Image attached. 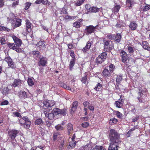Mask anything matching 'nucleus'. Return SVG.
I'll list each match as a JSON object with an SVG mask.
<instances>
[{
  "label": "nucleus",
  "mask_w": 150,
  "mask_h": 150,
  "mask_svg": "<svg viewBox=\"0 0 150 150\" xmlns=\"http://www.w3.org/2000/svg\"><path fill=\"white\" fill-rule=\"evenodd\" d=\"M120 134L114 129H111L109 135L110 141L108 150H118V147L121 142Z\"/></svg>",
  "instance_id": "obj_1"
},
{
  "label": "nucleus",
  "mask_w": 150,
  "mask_h": 150,
  "mask_svg": "<svg viewBox=\"0 0 150 150\" xmlns=\"http://www.w3.org/2000/svg\"><path fill=\"white\" fill-rule=\"evenodd\" d=\"M83 150H105L102 146H98L93 143H90L82 148Z\"/></svg>",
  "instance_id": "obj_2"
},
{
  "label": "nucleus",
  "mask_w": 150,
  "mask_h": 150,
  "mask_svg": "<svg viewBox=\"0 0 150 150\" xmlns=\"http://www.w3.org/2000/svg\"><path fill=\"white\" fill-rule=\"evenodd\" d=\"M19 122L22 125H23L24 127L28 129L31 124V122L28 118L27 117H23L19 120Z\"/></svg>",
  "instance_id": "obj_3"
},
{
  "label": "nucleus",
  "mask_w": 150,
  "mask_h": 150,
  "mask_svg": "<svg viewBox=\"0 0 150 150\" xmlns=\"http://www.w3.org/2000/svg\"><path fill=\"white\" fill-rule=\"evenodd\" d=\"M139 90V91L137 99L140 102H143L142 99L145 96V94L146 93L145 92L146 91V89L140 88Z\"/></svg>",
  "instance_id": "obj_4"
},
{
  "label": "nucleus",
  "mask_w": 150,
  "mask_h": 150,
  "mask_svg": "<svg viewBox=\"0 0 150 150\" xmlns=\"http://www.w3.org/2000/svg\"><path fill=\"white\" fill-rule=\"evenodd\" d=\"M4 60L7 62L9 67L12 68L15 67V64L13 61L12 59L9 57H6L4 59Z\"/></svg>",
  "instance_id": "obj_5"
},
{
  "label": "nucleus",
  "mask_w": 150,
  "mask_h": 150,
  "mask_svg": "<svg viewBox=\"0 0 150 150\" xmlns=\"http://www.w3.org/2000/svg\"><path fill=\"white\" fill-rule=\"evenodd\" d=\"M18 133L17 130L15 129L9 131L8 134L9 137L12 140H14L16 137Z\"/></svg>",
  "instance_id": "obj_6"
},
{
  "label": "nucleus",
  "mask_w": 150,
  "mask_h": 150,
  "mask_svg": "<svg viewBox=\"0 0 150 150\" xmlns=\"http://www.w3.org/2000/svg\"><path fill=\"white\" fill-rule=\"evenodd\" d=\"M120 55L122 58V60L123 62L125 63L127 60L128 59V56L126 52L121 50L120 53Z\"/></svg>",
  "instance_id": "obj_7"
},
{
  "label": "nucleus",
  "mask_w": 150,
  "mask_h": 150,
  "mask_svg": "<svg viewBox=\"0 0 150 150\" xmlns=\"http://www.w3.org/2000/svg\"><path fill=\"white\" fill-rule=\"evenodd\" d=\"M46 111H44V113L46 117L50 120H52L54 117V114L53 112H50L48 110H46Z\"/></svg>",
  "instance_id": "obj_8"
},
{
  "label": "nucleus",
  "mask_w": 150,
  "mask_h": 150,
  "mask_svg": "<svg viewBox=\"0 0 150 150\" xmlns=\"http://www.w3.org/2000/svg\"><path fill=\"white\" fill-rule=\"evenodd\" d=\"M15 20L13 19H11V23H14ZM16 21L14 26L15 28L18 27L21 25V24L22 20L21 19L16 18H15Z\"/></svg>",
  "instance_id": "obj_9"
},
{
  "label": "nucleus",
  "mask_w": 150,
  "mask_h": 150,
  "mask_svg": "<svg viewBox=\"0 0 150 150\" xmlns=\"http://www.w3.org/2000/svg\"><path fill=\"white\" fill-rule=\"evenodd\" d=\"M44 107H50L53 106L54 105V103L53 101L45 100L43 102Z\"/></svg>",
  "instance_id": "obj_10"
},
{
  "label": "nucleus",
  "mask_w": 150,
  "mask_h": 150,
  "mask_svg": "<svg viewBox=\"0 0 150 150\" xmlns=\"http://www.w3.org/2000/svg\"><path fill=\"white\" fill-rule=\"evenodd\" d=\"M137 24L136 23V22L134 21H133L131 22L129 25V27L130 29L132 30H134L137 29Z\"/></svg>",
  "instance_id": "obj_11"
},
{
  "label": "nucleus",
  "mask_w": 150,
  "mask_h": 150,
  "mask_svg": "<svg viewBox=\"0 0 150 150\" xmlns=\"http://www.w3.org/2000/svg\"><path fill=\"white\" fill-rule=\"evenodd\" d=\"M144 4H142L141 5L140 9L141 11H146L150 8V5L145 3L144 2Z\"/></svg>",
  "instance_id": "obj_12"
},
{
  "label": "nucleus",
  "mask_w": 150,
  "mask_h": 150,
  "mask_svg": "<svg viewBox=\"0 0 150 150\" xmlns=\"http://www.w3.org/2000/svg\"><path fill=\"white\" fill-rule=\"evenodd\" d=\"M37 46L40 50H43L45 48V45L42 40H40L36 44Z\"/></svg>",
  "instance_id": "obj_13"
},
{
  "label": "nucleus",
  "mask_w": 150,
  "mask_h": 150,
  "mask_svg": "<svg viewBox=\"0 0 150 150\" xmlns=\"http://www.w3.org/2000/svg\"><path fill=\"white\" fill-rule=\"evenodd\" d=\"M13 38L16 45L18 47L20 46L22 44L21 40L15 36H13Z\"/></svg>",
  "instance_id": "obj_14"
},
{
  "label": "nucleus",
  "mask_w": 150,
  "mask_h": 150,
  "mask_svg": "<svg viewBox=\"0 0 150 150\" xmlns=\"http://www.w3.org/2000/svg\"><path fill=\"white\" fill-rule=\"evenodd\" d=\"M97 25L95 27H93L92 25H90L86 27V29L87 30V31L88 34H91L95 30V29L96 28Z\"/></svg>",
  "instance_id": "obj_15"
},
{
  "label": "nucleus",
  "mask_w": 150,
  "mask_h": 150,
  "mask_svg": "<svg viewBox=\"0 0 150 150\" xmlns=\"http://www.w3.org/2000/svg\"><path fill=\"white\" fill-rule=\"evenodd\" d=\"M22 82V81L20 79H16L14 80L13 83L12 84V86L14 87L19 86L21 85Z\"/></svg>",
  "instance_id": "obj_16"
},
{
  "label": "nucleus",
  "mask_w": 150,
  "mask_h": 150,
  "mask_svg": "<svg viewBox=\"0 0 150 150\" xmlns=\"http://www.w3.org/2000/svg\"><path fill=\"white\" fill-rule=\"evenodd\" d=\"M123 103V101L122 99H121L120 98L119 100L115 102V104L117 107L120 108L122 106Z\"/></svg>",
  "instance_id": "obj_17"
},
{
  "label": "nucleus",
  "mask_w": 150,
  "mask_h": 150,
  "mask_svg": "<svg viewBox=\"0 0 150 150\" xmlns=\"http://www.w3.org/2000/svg\"><path fill=\"white\" fill-rule=\"evenodd\" d=\"M104 48L106 51H108L111 48L109 45V42L108 41L104 40Z\"/></svg>",
  "instance_id": "obj_18"
},
{
  "label": "nucleus",
  "mask_w": 150,
  "mask_h": 150,
  "mask_svg": "<svg viewBox=\"0 0 150 150\" xmlns=\"http://www.w3.org/2000/svg\"><path fill=\"white\" fill-rule=\"evenodd\" d=\"M26 29L27 30L29 33L31 31V23L28 20L26 21Z\"/></svg>",
  "instance_id": "obj_19"
},
{
  "label": "nucleus",
  "mask_w": 150,
  "mask_h": 150,
  "mask_svg": "<svg viewBox=\"0 0 150 150\" xmlns=\"http://www.w3.org/2000/svg\"><path fill=\"white\" fill-rule=\"evenodd\" d=\"M39 64L42 66H45L47 63V59L43 57L40 59Z\"/></svg>",
  "instance_id": "obj_20"
},
{
  "label": "nucleus",
  "mask_w": 150,
  "mask_h": 150,
  "mask_svg": "<svg viewBox=\"0 0 150 150\" xmlns=\"http://www.w3.org/2000/svg\"><path fill=\"white\" fill-rule=\"evenodd\" d=\"M67 129L69 134L71 133L73 131V127L71 123H68L67 125Z\"/></svg>",
  "instance_id": "obj_21"
},
{
  "label": "nucleus",
  "mask_w": 150,
  "mask_h": 150,
  "mask_svg": "<svg viewBox=\"0 0 150 150\" xmlns=\"http://www.w3.org/2000/svg\"><path fill=\"white\" fill-rule=\"evenodd\" d=\"M60 136V132L58 131H54L53 134V140H55L57 138H59Z\"/></svg>",
  "instance_id": "obj_22"
},
{
  "label": "nucleus",
  "mask_w": 150,
  "mask_h": 150,
  "mask_svg": "<svg viewBox=\"0 0 150 150\" xmlns=\"http://www.w3.org/2000/svg\"><path fill=\"white\" fill-rule=\"evenodd\" d=\"M91 45V43L88 42L87 43L86 46L82 49L83 51L84 52H86L90 48Z\"/></svg>",
  "instance_id": "obj_23"
},
{
  "label": "nucleus",
  "mask_w": 150,
  "mask_h": 150,
  "mask_svg": "<svg viewBox=\"0 0 150 150\" xmlns=\"http://www.w3.org/2000/svg\"><path fill=\"white\" fill-rule=\"evenodd\" d=\"M82 21L81 19L78 20L76 21L73 24V26L76 28H79L80 27L81 22Z\"/></svg>",
  "instance_id": "obj_24"
},
{
  "label": "nucleus",
  "mask_w": 150,
  "mask_h": 150,
  "mask_svg": "<svg viewBox=\"0 0 150 150\" xmlns=\"http://www.w3.org/2000/svg\"><path fill=\"white\" fill-rule=\"evenodd\" d=\"M9 89L8 87H6L3 88L1 91V92L3 95H6L9 93Z\"/></svg>",
  "instance_id": "obj_25"
},
{
  "label": "nucleus",
  "mask_w": 150,
  "mask_h": 150,
  "mask_svg": "<svg viewBox=\"0 0 150 150\" xmlns=\"http://www.w3.org/2000/svg\"><path fill=\"white\" fill-rule=\"evenodd\" d=\"M76 145V142L74 140H71L69 143V146H68V148L69 149L71 147V148H74L75 146Z\"/></svg>",
  "instance_id": "obj_26"
},
{
  "label": "nucleus",
  "mask_w": 150,
  "mask_h": 150,
  "mask_svg": "<svg viewBox=\"0 0 150 150\" xmlns=\"http://www.w3.org/2000/svg\"><path fill=\"white\" fill-rule=\"evenodd\" d=\"M19 97L21 98H27V95L25 92L23 91L19 93Z\"/></svg>",
  "instance_id": "obj_27"
},
{
  "label": "nucleus",
  "mask_w": 150,
  "mask_h": 150,
  "mask_svg": "<svg viewBox=\"0 0 150 150\" xmlns=\"http://www.w3.org/2000/svg\"><path fill=\"white\" fill-rule=\"evenodd\" d=\"M76 16H66L64 18V20L65 21L67 22L69 21V20L71 19H74L76 18Z\"/></svg>",
  "instance_id": "obj_28"
},
{
  "label": "nucleus",
  "mask_w": 150,
  "mask_h": 150,
  "mask_svg": "<svg viewBox=\"0 0 150 150\" xmlns=\"http://www.w3.org/2000/svg\"><path fill=\"white\" fill-rule=\"evenodd\" d=\"M78 105V103L77 102H74L73 103L72 106L71 108V112H73L77 108Z\"/></svg>",
  "instance_id": "obj_29"
},
{
  "label": "nucleus",
  "mask_w": 150,
  "mask_h": 150,
  "mask_svg": "<svg viewBox=\"0 0 150 150\" xmlns=\"http://www.w3.org/2000/svg\"><path fill=\"white\" fill-rule=\"evenodd\" d=\"M142 46L143 48L148 50H149L150 47L148 46V44L146 41L142 42Z\"/></svg>",
  "instance_id": "obj_30"
},
{
  "label": "nucleus",
  "mask_w": 150,
  "mask_h": 150,
  "mask_svg": "<svg viewBox=\"0 0 150 150\" xmlns=\"http://www.w3.org/2000/svg\"><path fill=\"white\" fill-rule=\"evenodd\" d=\"M134 4V1L133 0H127L126 1V5L128 7H132Z\"/></svg>",
  "instance_id": "obj_31"
},
{
  "label": "nucleus",
  "mask_w": 150,
  "mask_h": 150,
  "mask_svg": "<svg viewBox=\"0 0 150 150\" xmlns=\"http://www.w3.org/2000/svg\"><path fill=\"white\" fill-rule=\"evenodd\" d=\"M103 75L104 76H109L110 75V72L107 69H105L102 72Z\"/></svg>",
  "instance_id": "obj_32"
},
{
  "label": "nucleus",
  "mask_w": 150,
  "mask_h": 150,
  "mask_svg": "<svg viewBox=\"0 0 150 150\" xmlns=\"http://www.w3.org/2000/svg\"><path fill=\"white\" fill-rule=\"evenodd\" d=\"M55 128L57 131L58 132L63 130L64 129V127L60 124H58L56 125Z\"/></svg>",
  "instance_id": "obj_33"
},
{
  "label": "nucleus",
  "mask_w": 150,
  "mask_h": 150,
  "mask_svg": "<svg viewBox=\"0 0 150 150\" xmlns=\"http://www.w3.org/2000/svg\"><path fill=\"white\" fill-rule=\"evenodd\" d=\"M43 122L41 118H38L37 119L35 122V123L36 125H42Z\"/></svg>",
  "instance_id": "obj_34"
},
{
  "label": "nucleus",
  "mask_w": 150,
  "mask_h": 150,
  "mask_svg": "<svg viewBox=\"0 0 150 150\" xmlns=\"http://www.w3.org/2000/svg\"><path fill=\"white\" fill-rule=\"evenodd\" d=\"M122 80V76L120 75H117V76L116 81L117 82L116 84L117 86H118V85L120 82Z\"/></svg>",
  "instance_id": "obj_35"
},
{
  "label": "nucleus",
  "mask_w": 150,
  "mask_h": 150,
  "mask_svg": "<svg viewBox=\"0 0 150 150\" xmlns=\"http://www.w3.org/2000/svg\"><path fill=\"white\" fill-rule=\"evenodd\" d=\"M64 140H62L61 141L59 142L58 144V147L60 149H62L64 148Z\"/></svg>",
  "instance_id": "obj_36"
},
{
  "label": "nucleus",
  "mask_w": 150,
  "mask_h": 150,
  "mask_svg": "<svg viewBox=\"0 0 150 150\" xmlns=\"http://www.w3.org/2000/svg\"><path fill=\"white\" fill-rule=\"evenodd\" d=\"M121 38V36L119 34H117L116 36H115V40L117 42H119Z\"/></svg>",
  "instance_id": "obj_37"
},
{
  "label": "nucleus",
  "mask_w": 150,
  "mask_h": 150,
  "mask_svg": "<svg viewBox=\"0 0 150 150\" xmlns=\"http://www.w3.org/2000/svg\"><path fill=\"white\" fill-rule=\"evenodd\" d=\"M127 49L128 52L130 54L133 53L135 50L133 47L129 46H127Z\"/></svg>",
  "instance_id": "obj_38"
},
{
  "label": "nucleus",
  "mask_w": 150,
  "mask_h": 150,
  "mask_svg": "<svg viewBox=\"0 0 150 150\" xmlns=\"http://www.w3.org/2000/svg\"><path fill=\"white\" fill-rule=\"evenodd\" d=\"M99 57H100L104 61V60L106 58L107 55L106 53L105 52H103L100 54L99 56Z\"/></svg>",
  "instance_id": "obj_39"
},
{
  "label": "nucleus",
  "mask_w": 150,
  "mask_h": 150,
  "mask_svg": "<svg viewBox=\"0 0 150 150\" xmlns=\"http://www.w3.org/2000/svg\"><path fill=\"white\" fill-rule=\"evenodd\" d=\"M90 10L92 12L96 13L99 11V9L96 7H93L91 8Z\"/></svg>",
  "instance_id": "obj_40"
},
{
  "label": "nucleus",
  "mask_w": 150,
  "mask_h": 150,
  "mask_svg": "<svg viewBox=\"0 0 150 150\" xmlns=\"http://www.w3.org/2000/svg\"><path fill=\"white\" fill-rule=\"evenodd\" d=\"M102 87V84L100 83H98L96 86L94 88V89L97 91H98L101 89Z\"/></svg>",
  "instance_id": "obj_41"
},
{
  "label": "nucleus",
  "mask_w": 150,
  "mask_h": 150,
  "mask_svg": "<svg viewBox=\"0 0 150 150\" xmlns=\"http://www.w3.org/2000/svg\"><path fill=\"white\" fill-rule=\"evenodd\" d=\"M75 59H72L70 62L69 64V68L71 70H72L75 64Z\"/></svg>",
  "instance_id": "obj_42"
},
{
  "label": "nucleus",
  "mask_w": 150,
  "mask_h": 150,
  "mask_svg": "<svg viewBox=\"0 0 150 150\" xmlns=\"http://www.w3.org/2000/svg\"><path fill=\"white\" fill-rule=\"evenodd\" d=\"M60 109L58 108H54L53 109V113L55 115H59L60 113Z\"/></svg>",
  "instance_id": "obj_43"
},
{
  "label": "nucleus",
  "mask_w": 150,
  "mask_h": 150,
  "mask_svg": "<svg viewBox=\"0 0 150 150\" xmlns=\"http://www.w3.org/2000/svg\"><path fill=\"white\" fill-rule=\"evenodd\" d=\"M109 70L110 72V73L113 72L115 69V66L113 64H111L109 66Z\"/></svg>",
  "instance_id": "obj_44"
},
{
  "label": "nucleus",
  "mask_w": 150,
  "mask_h": 150,
  "mask_svg": "<svg viewBox=\"0 0 150 150\" xmlns=\"http://www.w3.org/2000/svg\"><path fill=\"white\" fill-rule=\"evenodd\" d=\"M117 122V120L115 118H113L110 119V123L111 125H112V123L116 124Z\"/></svg>",
  "instance_id": "obj_45"
},
{
  "label": "nucleus",
  "mask_w": 150,
  "mask_h": 150,
  "mask_svg": "<svg viewBox=\"0 0 150 150\" xmlns=\"http://www.w3.org/2000/svg\"><path fill=\"white\" fill-rule=\"evenodd\" d=\"M28 83L29 86H32L34 85V83L32 79L29 78L28 80Z\"/></svg>",
  "instance_id": "obj_46"
},
{
  "label": "nucleus",
  "mask_w": 150,
  "mask_h": 150,
  "mask_svg": "<svg viewBox=\"0 0 150 150\" xmlns=\"http://www.w3.org/2000/svg\"><path fill=\"white\" fill-rule=\"evenodd\" d=\"M85 1V0H79L76 3V6H80L84 3Z\"/></svg>",
  "instance_id": "obj_47"
},
{
  "label": "nucleus",
  "mask_w": 150,
  "mask_h": 150,
  "mask_svg": "<svg viewBox=\"0 0 150 150\" xmlns=\"http://www.w3.org/2000/svg\"><path fill=\"white\" fill-rule=\"evenodd\" d=\"M137 128V126H134L133 128L131 129H130L129 131L128 132L127 134V135L128 136H129L130 134L132 133V132L135 129Z\"/></svg>",
  "instance_id": "obj_48"
},
{
  "label": "nucleus",
  "mask_w": 150,
  "mask_h": 150,
  "mask_svg": "<svg viewBox=\"0 0 150 150\" xmlns=\"http://www.w3.org/2000/svg\"><path fill=\"white\" fill-rule=\"evenodd\" d=\"M96 60L97 63L99 64H101L104 61L102 59V58L99 56L97 57Z\"/></svg>",
  "instance_id": "obj_49"
},
{
  "label": "nucleus",
  "mask_w": 150,
  "mask_h": 150,
  "mask_svg": "<svg viewBox=\"0 0 150 150\" xmlns=\"http://www.w3.org/2000/svg\"><path fill=\"white\" fill-rule=\"evenodd\" d=\"M32 54L33 55H36L38 57H40V53L38 51H34L32 52Z\"/></svg>",
  "instance_id": "obj_50"
},
{
  "label": "nucleus",
  "mask_w": 150,
  "mask_h": 150,
  "mask_svg": "<svg viewBox=\"0 0 150 150\" xmlns=\"http://www.w3.org/2000/svg\"><path fill=\"white\" fill-rule=\"evenodd\" d=\"M60 114L63 116L67 114L66 110L64 109L61 110Z\"/></svg>",
  "instance_id": "obj_51"
},
{
  "label": "nucleus",
  "mask_w": 150,
  "mask_h": 150,
  "mask_svg": "<svg viewBox=\"0 0 150 150\" xmlns=\"http://www.w3.org/2000/svg\"><path fill=\"white\" fill-rule=\"evenodd\" d=\"M70 56L72 57V59H75V54L73 51H71L70 52Z\"/></svg>",
  "instance_id": "obj_52"
},
{
  "label": "nucleus",
  "mask_w": 150,
  "mask_h": 150,
  "mask_svg": "<svg viewBox=\"0 0 150 150\" xmlns=\"http://www.w3.org/2000/svg\"><path fill=\"white\" fill-rule=\"evenodd\" d=\"M120 8V5H117L116 6H115L114 8V10L115 11V12H117L119 11Z\"/></svg>",
  "instance_id": "obj_53"
},
{
  "label": "nucleus",
  "mask_w": 150,
  "mask_h": 150,
  "mask_svg": "<svg viewBox=\"0 0 150 150\" xmlns=\"http://www.w3.org/2000/svg\"><path fill=\"white\" fill-rule=\"evenodd\" d=\"M82 126L84 128L88 127L89 125V123L87 122H84L82 124Z\"/></svg>",
  "instance_id": "obj_54"
},
{
  "label": "nucleus",
  "mask_w": 150,
  "mask_h": 150,
  "mask_svg": "<svg viewBox=\"0 0 150 150\" xmlns=\"http://www.w3.org/2000/svg\"><path fill=\"white\" fill-rule=\"evenodd\" d=\"M13 114L16 117H21V116L20 113L18 112H13Z\"/></svg>",
  "instance_id": "obj_55"
},
{
  "label": "nucleus",
  "mask_w": 150,
  "mask_h": 150,
  "mask_svg": "<svg viewBox=\"0 0 150 150\" xmlns=\"http://www.w3.org/2000/svg\"><path fill=\"white\" fill-rule=\"evenodd\" d=\"M8 104V102L7 100H4L2 101L1 103V105H6Z\"/></svg>",
  "instance_id": "obj_56"
},
{
  "label": "nucleus",
  "mask_w": 150,
  "mask_h": 150,
  "mask_svg": "<svg viewBox=\"0 0 150 150\" xmlns=\"http://www.w3.org/2000/svg\"><path fill=\"white\" fill-rule=\"evenodd\" d=\"M0 42L1 44H4L5 43L6 41L4 38L2 37L1 38Z\"/></svg>",
  "instance_id": "obj_57"
},
{
  "label": "nucleus",
  "mask_w": 150,
  "mask_h": 150,
  "mask_svg": "<svg viewBox=\"0 0 150 150\" xmlns=\"http://www.w3.org/2000/svg\"><path fill=\"white\" fill-rule=\"evenodd\" d=\"M31 5V3H27L25 4V6L24 9L25 10H27L29 8L30 6Z\"/></svg>",
  "instance_id": "obj_58"
},
{
  "label": "nucleus",
  "mask_w": 150,
  "mask_h": 150,
  "mask_svg": "<svg viewBox=\"0 0 150 150\" xmlns=\"http://www.w3.org/2000/svg\"><path fill=\"white\" fill-rule=\"evenodd\" d=\"M108 38L111 40H112L115 39V35H108Z\"/></svg>",
  "instance_id": "obj_59"
},
{
  "label": "nucleus",
  "mask_w": 150,
  "mask_h": 150,
  "mask_svg": "<svg viewBox=\"0 0 150 150\" xmlns=\"http://www.w3.org/2000/svg\"><path fill=\"white\" fill-rule=\"evenodd\" d=\"M116 115L119 118H121L122 117V114L118 111L116 112Z\"/></svg>",
  "instance_id": "obj_60"
},
{
  "label": "nucleus",
  "mask_w": 150,
  "mask_h": 150,
  "mask_svg": "<svg viewBox=\"0 0 150 150\" xmlns=\"http://www.w3.org/2000/svg\"><path fill=\"white\" fill-rule=\"evenodd\" d=\"M1 29L2 30H3L4 31H7L8 32H9L10 30V29H9L8 28H7L6 27H4V26L1 27Z\"/></svg>",
  "instance_id": "obj_61"
},
{
  "label": "nucleus",
  "mask_w": 150,
  "mask_h": 150,
  "mask_svg": "<svg viewBox=\"0 0 150 150\" xmlns=\"http://www.w3.org/2000/svg\"><path fill=\"white\" fill-rule=\"evenodd\" d=\"M87 79V77L86 76H84L82 78L81 81L83 83L85 84L86 83Z\"/></svg>",
  "instance_id": "obj_62"
},
{
  "label": "nucleus",
  "mask_w": 150,
  "mask_h": 150,
  "mask_svg": "<svg viewBox=\"0 0 150 150\" xmlns=\"http://www.w3.org/2000/svg\"><path fill=\"white\" fill-rule=\"evenodd\" d=\"M18 4V0H16V1L12 4V7H15Z\"/></svg>",
  "instance_id": "obj_63"
},
{
  "label": "nucleus",
  "mask_w": 150,
  "mask_h": 150,
  "mask_svg": "<svg viewBox=\"0 0 150 150\" xmlns=\"http://www.w3.org/2000/svg\"><path fill=\"white\" fill-rule=\"evenodd\" d=\"M14 43H9L8 44V45L9 47L10 48L12 49L13 48V46H14Z\"/></svg>",
  "instance_id": "obj_64"
}]
</instances>
